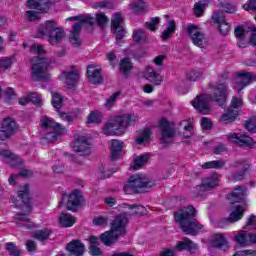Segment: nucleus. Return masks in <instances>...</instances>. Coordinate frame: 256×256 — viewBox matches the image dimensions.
Masks as SVG:
<instances>
[{
	"label": "nucleus",
	"mask_w": 256,
	"mask_h": 256,
	"mask_svg": "<svg viewBox=\"0 0 256 256\" xmlns=\"http://www.w3.org/2000/svg\"><path fill=\"white\" fill-rule=\"evenodd\" d=\"M208 89L210 91L209 94H200L191 101L193 108L197 109L202 115L211 113V106L209 105L211 101L223 107L229 95V87L224 82L209 83Z\"/></svg>",
	"instance_id": "1"
},
{
	"label": "nucleus",
	"mask_w": 256,
	"mask_h": 256,
	"mask_svg": "<svg viewBox=\"0 0 256 256\" xmlns=\"http://www.w3.org/2000/svg\"><path fill=\"white\" fill-rule=\"evenodd\" d=\"M197 210L193 206L182 208L174 213V219L183 233L186 235H196L197 231L203 229V225L196 219Z\"/></svg>",
	"instance_id": "2"
},
{
	"label": "nucleus",
	"mask_w": 256,
	"mask_h": 256,
	"mask_svg": "<svg viewBox=\"0 0 256 256\" xmlns=\"http://www.w3.org/2000/svg\"><path fill=\"white\" fill-rule=\"evenodd\" d=\"M68 19L69 21H80V23H77L72 27L70 35V43H72L74 47L81 46V38H79V33H81V29H83V26H81V24L86 23L88 27H93V25H95V22L97 21L99 27H103V25H105V23L109 21V18H107L105 14H97L96 19L88 15L74 16Z\"/></svg>",
	"instance_id": "3"
},
{
	"label": "nucleus",
	"mask_w": 256,
	"mask_h": 256,
	"mask_svg": "<svg viewBox=\"0 0 256 256\" xmlns=\"http://www.w3.org/2000/svg\"><path fill=\"white\" fill-rule=\"evenodd\" d=\"M137 117L131 114L123 116H112L102 128V133L107 136L123 135L128 125L135 123Z\"/></svg>",
	"instance_id": "4"
},
{
	"label": "nucleus",
	"mask_w": 256,
	"mask_h": 256,
	"mask_svg": "<svg viewBox=\"0 0 256 256\" xmlns=\"http://www.w3.org/2000/svg\"><path fill=\"white\" fill-rule=\"evenodd\" d=\"M127 223H129V219H127V215L120 214L116 216V218L111 223L110 231L103 233L100 237L102 243L107 247H111L121 235H125L127 231L125 227H127Z\"/></svg>",
	"instance_id": "5"
},
{
	"label": "nucleus",
	"mask_w": 256,
	"mask_h": 256,
	"mask_svg": "<svg viewBox=\"0 0 256 256\" xmlns=\"http://www.w3.org/2000/svg\"><path fill=\"white\" fill-rule=\"evenodd\" d=\"M37 37L40 39H48L51 45H57L65 39V32L63 28L57 27V23L53 20L46 21L38 28Z\"/></svg>",
	"instance_id": "6"
},
{
	"label": "nucleus",
	"mask_w": 256,
	"mask_h": 256,
	"mask_svg": "<svg viewBox=\"0 0 256 256\" xmlns=\"http://www.w3.org/2000/svg\"><path fill=\"white\" fill-rule=\"evenodd\" d=\"M27 5L31 10L25 12L24 19L35 22L41 20L42 13H49L53 0H28Z\"/></svg>",
	"instance_id": "7"
},
{
	"label": "nucleus",
	"mask_w": 256,
	"mask_h": 256,
	"mask_svg": "<svg viewBox=\"0 0 256 256\" xmlns=\"http://www.w3.org/2000/svg\"><path fill=\"white\" fill-rule=\"evenodd\" d=\"M155 187V181L149 179L147 176L142 174H136L130 176L127 185L124 186L125 193H143L144 189H151Z\"/></svg>",
	"instance_id": "8"
},
{
	"label": "nucleus",
	"mask_w": 256,
	"mask_h": 256,
	"mask_svg": "<svg viewBox=\"0 0 256 256\" xmlns=\"http://www.w3.org/2000/svg\"><path fill=\"white\" fill-rule=\"evenodd\" d=\"M32 80L33 81H45L49 77L47 69L49 64L53 63V60L43 57H35L32 59Z\"/></svg>",
	"instance_id": "9"
},
{
	"label": "nucleus",
	"mask_w": 256,
	"mask_h": 256,
	"mask_svg": "<svg viewBox=\"0 0 256 256\" xmlns=\"http://www.w3.org/2000/svg\"><path fill=\"white\" fill-rule=\"evenodd\" d=\"M42 127L44 129V139L48 143H53L58 137H61L65 133V128L61 124L54 122L51 118H46L42 121Z\"/></svg>",
	"instance_id": "10"
},
{
	"label": "nucleus",
	"mask_w": 256,
	"mask_h": 256,
	"mask_svg": "<svg viewBox=\"0 0 256 256\" xmlns=\"http://www.w3.org/2000/svg\"><path fill=\"white\" fill-rule=\"evenodd\" d=\"M187 33L196 47H200L203 49L205 45H207V37H205V33L201 30V28L195 24L187 25Z\"/></svg>",
	"instance_id": "11"
},
{
	"label": "nucleus",
	"mask_w": 256,
	"mask_h": 256,
	"mask_svg": "<svg viewBox=\"0 0 256 256\" xmlns=\"http://www.w3.org/2000/svg\"><path fill=\"white\" fill-rule=\"evenodd\" d=\"M19 131V124L13 118H6L2 122V127L0 130V139L5 141L10 137H13L15 133Z\"/></svg>",
	"instance_id": "12"
},
{
	"label": "nucleus",
	"mask_w": 256,
	"mask_h": 256,
	"mask_svg": "<svg viewBox=\"0 0 256 256\" xmlns=\"http://www.w3.org/2000/svg\"><path fill=\"white\" fill-rule=\"evenodd\" d=\"M67 199H68V202H67L68 211H73L74 207H79V205L83 203V195L81 194V191L74 190L69 196L67 195L62 196L61 201L58 204V207H63V204L65 203V201H67Z\"/></svg>",
	"instance_id": "13"
},
{
	"label": "nucleus",
	"mask_w": 256,
	"mask_h": 256,
	"mask_svg": "<svg viewBox=\"0 0 256 256\" xmlns=\"http://www.w3.org/2000/svg\"><path fill=\"white\" fill-rule=\"evenodd\" d=\"M256 81V74L253 72H241L237 76L236 85L234 86V89L238 91V93H241L243 91L244 87H247L248 85H251V83Z\"/></svg>",
	"instance_id": "14"
},
{
	"label": "nucleus",
	"mask_w": 256,
	"mask_h": 256,
	"mask_svg": "<svg viewBox=\"0 0 256 256\" xmlns=\"http://www.w3.org/2000/svg\"><path fill=\"white\" fill-rule=\"evenodd\" d=\"M219 185V178L217 175L206 177L202 180L201 185L196 186L197 195H203L205 191H211Z\"/></svg>",
	"instance_id": "15"
},
{
	"label": "nucleus",
	"mask_w": 256,
	"mask_h": 256,
	"mask_svg": "<svg viewBox=\"0 0 256 256\" xmlns=\"http://www.w3.org/2000/svg\"><path fill=\"white\" fill-rule=\"evenodd\" d=\"M160 132H161V138L160 141L167 145L169 143V139H173L175 137V129L171 127V124L166 119L160 120Z\"/></svg>",
	"instance_id": "16"
},
{
	"label": "nucleus",
	"mask_w": 256,
	"mask_h": 256,
	"mask_svg": "<svg viewBox=\"0 0 256 256\" xmlns=\"http://www.w3.org/2000/svg\"><path fill=\"white\" fill-rule=\"evenodd\" d=\"M74 150L79 155H91V142L85 136H79L74 141Z\"/></svg>",
	"instance_id": "17"
},
{
	"label": "nucleus",
	"mask_w": 256,
	"mask_h": 256,
	"mask_svg": "<svg viewBox=\"0 0 256 256\" xmlns=\"http://www.w3.org/2000/svg\"><path fill=\"white\" fill-rule=\"evenodd\" d=\"M144 77L153 85H161L163 83V76H161V68L155 70L151 66H147L144 71Z\"/></svg>",
	"instance_id": "18"
},
{
	"label": "nucleus",
	"mask_w": 256,
	"mask_h": 256,
	"mask_svg": "<svg viewBox=\"0 0 256 256\" xmlns=\"http://www.w3.org/2000/svg\"><path fill=\"white\" fill-rule=\"evenodd\" d=\"M212 20L214 23L219 24L218 29L221 35H229V31H231V24L225 20L219 11H215L213 13Z\"/></svg>",
	"instance_id": "19"
},
{
	"label": "nucleus",
	"mask_w": 256,
	"mask_h": 256,
	"mask_svg": "<svg viewBox=\"0 0 256 256\" xmlns=\"http://www.w3.org/2000/svg\"><path fill=\"white\" fill-rule=\"evenodd\" d=\"M228 141H230L231 143H236L237 145H240V147H252V145H254L253 138L245 134H229Z\"/></svg>",
	"instance_id": "20"
},
{
	"label": "nucleus",
	"mask_w": 256,
	"mask_h": 256,
	"mask_svg": "<svg viewBox=\"0 0 256 256\" xmlns=\"http://www.w3.org/2000/svg\"><path fill=\"white\" fill-rule=\"evenodd\" d=\"M0 155L5 159V162L8 163L10 167L17 168L21 167V165L23 164V160L21 159V157L17 156L10 150H1Z\"/></svg>",
	"instance_id": "21"
},
{
	"label": "nucleus",
	"mask_w": 256,
	"mask_h": 256,
	"mask_svg": "<svg viewBox=\"0 0 256 256\" xmlns=\"http://www.w3.org/2000/svg\"><path fill=\"white\" fill-rule=\"evenodd\" d=\"M87 75L89 83L92 85H101L103 83V76L101 75V69L95 68L93 65L87 67Z\"/></svg>",
	"instance_id": "22"
},
{
	"label": "nucleus",
	"mask_w": 256,
	"mask_h": 256,
	"mask_svg": "<svg viewBox=\"0 0 256 256\" xmlns=\"http://www.w3.org/2000/svg\"><path fill=\"white\" fill-rule=\"evenodd\" d=\"M66 250L74 256H83L85 253V244L81 240H72L67 244Z\"/></svg>",
	"instance_id": "23"
},
{
	"label": "nucleus",
	"mask_w": 256,
	"mask_h": 256,
	"mask_svg": "<svg viewBox=\"0 0 256 256\" xmlns=\"http://www.w3.org/2000/svg\"><path fill=\"white\" fill-rule=\"evenodd\" d=\"M247 197V188L245 186H237L234 191L228 196L229 201L233 203H241Z\"/></svg>",
	"instance_id": "24"
},
{
	"label": "nucleus",
	"mask_w": 256,
	"mask_h": 256,
	"mask_svg": "<svg viewBox=\"0 0 256 256\" xmlns=\"http://www.w3.org/2000/svg\"><path fill=\"white\" fill-rule=\"evenodd\" d=\"M60 78L66 83L69 89H73L75 87V83L79 81V72H77V70L62 72Z\"/></svg>",
	"instance_id": "25"
},
{
	"label": "nucleus",
	"mask_w": 256,
	"mask_h": 256,
	"mask_svg": "<svg viewBox=\"0 0 256 256\" xmlns=\"http://www.w3.org/2000/svg\"><path fill=\"white\" fill-rule=\"evenodd\" d=\"M18 197L21 199L22 203L26 205V209L31 211V198L29 197V184H23L20 186L18 191Z\"/></svg>",
	"instance_id": "26"
},
{
	"label": "nucleus",
	"mask_w": 256,
	"mask_h": 256,
	"mask_svg": "<svg viewBox=\"0 0 256 256\" xmlns=\"http://www.w3.org/2000/svg\"><path fill=\"white\" fill-rule=\"evenodd\" d=\"M197 244L189 238H183L182 241L176 245L177 251H197Z\"/></svg>",
	"instance_id": "27"
},
{
	"label": "nucleus",
	"mask_w": 256,
	"mask_h": 256,
	"mask_svg": "<svg viewBox=\"0 0 256 256\" xmlns=\"http://www.w3.org/2000/svg\"><path fill=\"white\" fill-rule=\"evenodd\" d=\"M237 117H239V110L229 107L221 116L220 122L226 124L233 123V121H237Z\"/></svg>",
	"instance_id": "28"
},
{
	"label": "nucleus",
	"mask_w": 256,
	"mask_h": 256,
	"mask_svg": "<svg viewBox=\"0 0 256 256\" xmlns=\"http://www.w3.org/2000/svg\"><path fill=\"white\" fill-rule=\"evenodd\" d=\"M232 167H240L241 171L238 173L232 174L230 176V181H241L245 177V171H247V166H245V161L240 160L232 164Z\"/></svg>",
	"instance_id": "29"
},
{
	"label": "nucleus",
	"mask_w": 256,
	"mask_h": 256,
	"mask_svg": "<svg viewBox=\"0 0 256 256\" xmlns=\"http://www.w3.org/2000/svg\"><path fill=\"white\" fill-rule=\"evenodd\" d=\"M51 233H53V230L51 229H41L36 230L32 233L33 239H36V241H40L41 243H45L46 241H49V237H51Z\"/></svg>",
	"instance_id": "30"
},
{
	"label": "nucleus",
	"mask_w": 256,
	"mask_h": 256,
	"mask_svg": "<svg viewBox=\"0 0 256 256\" xmlns=\"http://www.w3.org/2000/svg\"><path fill=\"white\" fill-rule=\"evenodd\" d=\"M123 150V142L119 140L111 141V159L112 161H117L121 155V151Z\"/></svg>",
	"instance_id": "31"
},
{
	"label": "nucleus",
	"mask_w": 256,
	"mask_h": 256,
	"mask_svg": "<svg viewBox=\"0 0 256 256\" xmlns=\"http://www.w3.org/2000/svg\"><path fill=\"white\" fill-rule=\"evenodd\" d=\"M147 7H149V5L143 0H138V1L130 4V9L136 15H141L143 13H147Z\"/></svg>",
	"instance_id": "32"
},
{
	"label": "nucleus",
	"mask_w": 256,
	"mask_h": 256,
	"mask_svg": "<svg viewBox=\"0 0 256 256\" xmlns=\"http://www.w3.org/2000/svg\"><path fill=\"white\" fill-rule=\"evenodd\" d=\"M167 29H165L163 32H162V40L163 41H167L169 39H171V37H173V35H175V31H177V26L175 25V20L171 19V20H168L167 22Z\"/></svg>",
	"instance_id": "33"
},
{
	"label": "nucleus",
	"mask_w": 256,
	"mask_h": 256,
	"mask_svg": "<svg viewBox=\"0 0 256 256\" xmlns=\"http://www.w3.org/2000/svg\"><path fill=\"white\" fill-rule=\"evenodd\" d=\"M211 247H218V249H227V238L223 234H215L211 240Z\"/></svg>",
	"instance_id": "34"
},
{
	"label": "nucleus",
	"mask_w": 256,
	"mask_h": 256,
	"mask_svg": "<svg viewBox=\"0 0 256 256\" xmlns=\"http://www.w3.org/2000/svg\"><path fill=\"white\" fill-rule=\"evenodd\" d=\"M15 219L21 221L16 223L18 227H25L26 229H33L35 227V224L27 217V214H16Z\"/></svg>",
	"instance_id": "35"
},
{
	"label": "nucleus",
	"mask_w": 256,
	"mask_h": 256,
	"mask_svg": "<svg viewBox=\"0 0 256 256\" xmlns=\"http://www.w3.org/2000/svg\"><path fill=\"white\" fill-rule=\"evenodd\" d=\"M244 213L245 211L243 210V207L238 205L235 207V210L231 212L226 221H229V223H235L243 218Z\"/></svg>",
	"instance_id": "36"
},
{
	"label": "nucleus",
	"mask_w": 256,
	"mask_h": 256,
	"mask_svg": "<svg viewBox=\"0 0 256 256\" xmlns=\"http://www.w3.org/2000/svg\"><path fill=\"white\" fill-rule=\"evenodd\" d=\"M59 222L61 227H73L75 225V217L71 216V214L61 213L59 217Z\"/></svg>",
	"instance_id": "37"
},
{
	"label": "nucleus",
	"mask_w": 256,
	"mask_h": 256,
	"mask_svg": "<svg viewBox=\"0 0 256 256\" xmlns=\"http://www.w3.org/2000/svg\"><path fill=\"white\" fill-rule=\"evenodd\" d=\"M149 154H142L140 156H137L134 158L133 165L131 166L132 169L137 170L141 169L143 165H147V162L149 161Z\"/></svg>",
	"instance_id": "38"
},
{
	"label": "nucleus",
	"mask_w": 256,
	"mask_h": 256,
	"mask_svg": "<svg viewBox=\"0 0 256 256\" xmlns=\"http://www.w3.org/2000/svg\"><path fill=\"white\" fill-rule=\"evenodd\" d=\"M133 69V64H131L130 58H124L120 62V71L123 73L124 77H129V73H131Z\"/></svg>",
	"instance_id": "39"
},
{
	"label": "nucleus",
	"mask_w": 256,
	"mask_h": 256,
	"mask_svg": "<svg viewBox=\"0 0 256 256\" xmlns=\"http://www.w3.org/2000/svg\"><path fill=\"white\" fill-rule=\"evenodd\" d=\"M123 15L119 12H116L112 15L111 18V28L119 29V27H123Z\"/></svg>",
	"instance_id": "40"
},
{
	"label": "nucleus",
	"mask_w": 256,
	"mask_h": 256,
	"mask_svg": "<svg viewBox=\"0 0 256 256\" xmlns=\"http://www.w3.org/2000/svg\"><path fill=\"white\" fill-rule=\"evenodd\" d=\"M223 167H225V161L223 160H214L202 165L203 169H223Z\"/></svg>",
	"instance_id": "41"
},
{
	"label": "nucleus",
	"mask_w": 256,
	"mask_h": 256,
	"mask_svg": "<svg viewBox=\"0 0 256 256\" xmlns=\"http://www.w3.org/2000/svg\"><path fill=\"white\" fill-rule=\"evenodd\" d=\"M6 251L8 252V255L10 256H21V249L17 247V244L13 242L6 243Z\"/></svg>",
	"instance_id": "42"
},
{
	"label": "nucleus",
	"mask_w": 256,
	"mask_h": 256,
	"mask_svg": "<svg viewBox=\"0 0 256 256\" xmlns=\"http://www.w3.org/2000/svg\"><path fill=\"white\" fill-rule=\"evenodd\" d=\"M132 37L136 43H145L147 41V33L141 29L135 30Z\"/></svg>",
	"instance_id": "43"
},
{
	"label": "nucleus",
	"mask_w": 256,
	"mask_h": 256,
	"mask_svg": "<svg viewBox=\"0 0 256 256\" xmlns=\"http://www.w3.org/2000/svg\"><path fill=\"white\" fill-rule=\"evenodd\" d=\"M236 243H239V245H247L249 244V234L246 231H240L235 236Z\"/></svg>",
	"instance_id": "44"
},
{
	"label": "nucleus",
	"mask_w": 256,
	"mask_h": 256,
	"mask_svg": "<svg viewBox=\"0 0 256 256\" xmlns=\"http://www.w3.org/2000/svg\"><path fill=\"white\" fill-rule=\"evenodd\" d=\"M151 139V129L146 128L144 129L138 138H136V143L138 145H142L145 141H149Z\"/></svg>",
	"instance_id": "45"
},
{
	"label": "nucleus",
	"mask_w": 256,
	"mask_h": 256,
	"mask_svg": "<svg viewBox=\"0 0 256 256\" xmlns=\"http://www.w3.org/2000/svg\"><path fill=\"white\" fill-rule=\"evenodd\" d=\"M180 126L183 127L184 131H186V134H184V137L186 139H189V137L193 135V124H191V122H189L188 120H183L180 123Z\"/></svg>",
	"instance_id": "46"
},
{
	"label": "nucleus",
	"mask_w": 256,
	"mask_h": 256,
	"mask_svg": "<svg viewBox=\"0 0 256 256\" xmlns=\"http://www.w3.org/2000/svg\"><path fill=\"white\" fill-rule=\"evenodd\" d=\"M52 105L54 109H59L63 106V97L57 92L52 93Z\"/></svg>",
	"instance_id": "47"
},
{
	"label": "nucleus",
	"mask_w": 256,
	"mask_h": 256,
	"mask_svg": "<svg viewBox=\"0 0 256 256\" xmlns=\"http://www.w3.org/2000/svg\"><path fill=\"white\" fill-rule=\"evenodd\" d=\"M206 4L199 1L194 4V15L196 17H201L205 11Z\"/></svg>",
	"instance_id": "48"
},
{
	"label": "nucleus",
	"mask_w": 256,
	"mask_h": 256,
	"mask_svg": "<svg viewBox=\"0 0 256 256\" xmlns=\"http://www.w3.org/2000/svg\"><path fill=\"white\" fill-rule=\"evenodd\" d=\"M30 53L34 55H45V48L42 44H33L30 46Z\"/></svg>",
	"instance_id": "49"
},
{
	"label": "nucleus",
	"mask_w": 256,
	"mask_h": 256,
	"mask_svg": "<svg viewBox=\"0 0 256 256\" xmlns=\"http://www.w3.org/2000/svg\"><path fill=\"white\" fill-rule=\"evenodd\" d=\"M101 119H102L101 113L97 111H92L88 115L87 123H101Z\"/></svg>",
	"instance_id": "50"
},
{
	"label": "nucleus",
	"mask_w": 256,
	"mask_h": 256,
	"mask_svg": "<svg viewBox=\"0 0 256 256\" xmlns=\"http://www.w3.org/2000/svg\"><path fill=\"white\" fill-rule=\"evenodd\" d=\"M119 95H121V92H115L114 94H112L106 101L105 103V107L107 109H111V107H113L115 105V101H117V99H119Z\"/></svg>",
	"instance_id": "51"
},
{
	"label": "nucleus",
	"mask_w": 256,
	"mask_h": 256,
	"mask_svg": "<svg viewBox=\"0 0 256 256\" xmlns=\"http://www.w3.org/2000/svg\"><path fill=\"white\" fill-rule=\"evenodd\" d=\"M159 22V17H153L151 18L150 22H146L144 25L146 29H149V31H155L157 29V25H159Z\"/></svg>",
	"instance_id": "52"
},
{
	"label": "nucleus",
	"mask_w": 256,
	"mask_h": 256,
	"mask_svg": "<svg viewBox=\"0 0 256 256\" xmlns=\"http://www.w3.org/2000/svg\"><path fill=\"white\" fill-rule=\"evenodd\" d=\"M13 65V57L10 58H3L0 60V69L1 71H7L9 67Z\"/></svg>",
	"instance_id": "53"
},
{
	"label": "nucleus",
	"mask_w": 256,
	"mask_h": 256,
	"mask_svg": "<svg viewBox=\"0 0 256 256\" xmlns=\"http://www.w3.org/2000/svg\"><path fill=\"white\" fill-rule=\"evenodd\" d=\"M245 128L247 131H250V133H256V118L252 117L249 120L245 122Z\"/></svg>",
	"instance_id": "54"
},
{
	"label": "nucleus",
	"mask_w": 256,
	"mask_h": 256,
	"mask_svg": "<svg viewBox=\"0 0 256 256\" xmlns=\"http://www.w3.org/2000/svg\"><path fill=\"white\" fill-rule=\"evenodd\" d=\"M129 209H135L133 215H145L147 209L142 205H128Z\"/></svg>",
	"instance_id": "55"
},
{
	"label": "nucleus",
	"mask_w": 256,
	"mask_h": 256,
	"mask_svg": "<svg viewBox=\"0 0 256 256\" xmlns=\"http://www.w3.org/2000/svg\"><path fill=\"white\" fill-rule=\"evenodd\" d=\"M112 31H114L117 45H119V41L123 40V37H125V28L123 26L119 28H112Z\"/></svg>",
	"instance_id": "56"
},
{
	"label": "nucleus",
	"mask_w": 256,
	"mask_h": 256,
	"mask_svg": "<svg viewBox=\"0 0 256 256\" xmlns=\"http://www.w3.org/2000/svg\"><path fill=\"white\" fill-rule=\"evenodd\" d=\"M27 96L28 100L31 101V103H34V105H39L41 103V96L37 94V92H29Z\"/></svg>",
	"instance_id": "57"
},
{
	"label": "nucleus",
	"mask_w": 256,
	"mask_h": 256,
	"mask_svg": "<svg viewBox=\"0 0 256 256\" xmlns=\"http://www.w3.org/2000/svg\"><path fill=\"white\" fill-rule=\"evenodd\" d=\"M109 223V218L107 217H96L93 219V225L97 227H105Z\"/></svg>",
	"instance_id": "58"
},
{
	"label": "nucleus",
	"mask_w": 256,
	"mask_h": 256,
	"mask_svg": "<svg viewBox=\"0 0 256 256\" xmlns=\"http://www.w3.org/2000/svg\"><path fill=\"white\" fill-rule=\"evenodd\" d=\"M203 77V73L200 71H191L188 74L189 81H199Z\"/></svg>",
	"instance_id": "59"
},
{
	"label": "nucleus",
	"mask_w": 256,
	"mask_h": 256,
	"mask_svg": "<svg viewBox=\"0 0 256 256\" xmlns=\"http://www.w3.org/2000/svg\"><path fill=\"white\" fill-rule=\"evenodd\" d=\"M97 5L101 9H113L114 7L113 0H103L101 2H98Z\"/></svg>",
	"instance_id": "60"
},
{
	"label": "nucleus",
	"mask_w": 256,
	"mask_h": 256,
	"mask_svg": "<svg viewBox=\"0 0 256 256\" xmlns=\"http://www.w3.org/2000/svg\"><path fill=\"white\" fill-rule=\"evenodd\" d=\"M243 9H245V11H256V0H249L243 5Z\"/></svg>",
	"instance_id": "61"
},
{
	"label": "nucleus",
	"mask_w": 256,
	"mask_h": 256,
	"mask_svg": "<svg viewBox=\"0 0 256 256\" xmlns=\"http://www.w3.org/2000/svg\"><path fill=\"white\" fill-rule=\"evenodd\" d=\"M201 127L202 129L209 130L211 127H213V123L211 122V119L203 117L201 119Z\"/></svg>",
	"instance_id": "62"
},
{
	"label": "nucleus",
	"mask_w": 256,
	"mask_h": 256,
	"mask_svg": "<svg viewBox=\"0 0 256 256\" xmlns=\"http://www.w3.org/2000/svg\"><path fill=\"white\" fill-rule=\"evenodd\" d=\"M26 248H27V251H29V253H33L37 251V242L33 240L26 241Z\"/></svg>",
	"instance_id": "63"
},
{
	"label": "nucleus",
	"mask_w": 256,
	"mask_h": 256,
	"mask_svg": "<svg viewBox=\"0 0 256 256\" xmlns=\"http://www.w3.org/2000/svg\"><path fill=\"white\" fill-rule=\"evenodd\" d=\"M243 105V100L238 97H233L231 101V106L230 108L237 109L238 107H241Z\"/></svg>",
	"instance_id": "64"
}]
</instances>
